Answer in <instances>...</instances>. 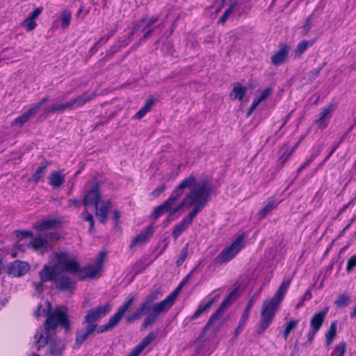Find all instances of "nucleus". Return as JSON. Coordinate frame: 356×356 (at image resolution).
I'll return each instance as SVG.
<instances>
[{
    "label": "nucleus",
    "instance_id": "1",
    "mask_svg": "<svg viewBox=\"0 0 356 356\" xmlns=\"http://www.w3.org/2000/svg\"><path fill=\"white\" fill-rule=\"evenodd\" d=\"M79 271L77 261L64 252L55 253L50 259L49 264L44 265L39 273L40 282L33 283L35 290L42 291L43 282L53 281L58 289L72 290L75 283L69 275H74Z\"/></svg>",
    "mask_w": 356,
    "mask_h": 356
},
{
    "label": "nucleus",
    "instance_id": "2",
    "mask_svg": "<svg viewBox=\"0 0 356 356\" xmlns=\"http://www.w3.org/2000/svg\"><path fill=\"white\" fill-rule=\"evenodd\" d=\"M196 268L197 267L193 268L182 280L179 286L164 300L154 303L155 301L162 297L163 293L159 290H155L151 292L145 297L144 301L140 304L138 308L132 314L127 316V323H134L135 321L141 318L143 316H145V318L141 325V329L145 330L149 325L154 323L160 315L166 313L172 307L179 293L181 288L191 277Z\"/></svg>",
    "mask_w": 356,
    "mask_h": 356
},
{
    "label": "nucleus",
    "instance_id": "3",
    "mask_svg": "<svg viewBox=\"0 0 356 356\" xmlns=\"http://www.w3.org/2000/svg\"><path fill=\"white\" fill-rule=\"evenodd\" d=\"M196 268L197 267L193 268L182 280L179 286L164 300L154 303L155 301L162 297L163 293L159 290H155L151 292L145 297L144 301L140 304L138 308L132 314L127 316V323H134L135 321L141 318L143 316H145V318L141 325V329L145 330L149 325L154 323L160 315L166 313L172 307L179 293L181 288L191 277Z\"/></svg>",
    "mask_w": 356,
    "mask_h": 356
},
{
    "label": "nucleus",
    "instance_id": "4",
    "mask_svg": "<svg viewBox=\"0 0 356 356\" xmlns=\"http://www.w3.org/2000/svg\"><path fill=\"white\" fill-rule=\"evenodd\" d=\"M199 181H197L193 175H190L180 181L172 191L170 197L161 205L154 209L152 216L154 219L159 218L165 213H169L168 221L172 220V216L183 209L192 207L193 195L197 192Z\"/></svg>",
    "mask_w": 356,
    "mask_h": 356
},
{
    "label": "nucleus",
    "instance_id": "5",
    "mask_svg": "<svg viewBox=\"0 0 356 356\" xmlns=\"http://www.w3.org/2000/svg\"><path fill=\"white\" fill-rule=\"evenodd\" d=\"M66 307L56 309L46 319L45 327H39L35 334V346L38 350L48 346V354L53 356H61L64 348L63 343L54 338V329L60 325L67 330L70 327Z\"/></svg>",
    "mask_w": 356,
    "mask_h": 356
},
{
    "label": "nucleus",
    "instance_id": "6",
    "mask_svg": "<svg viewBox=\"0 0 356 356\" xmlns=\"http://www.w3.org/2000/svg\"><path fill=\"white\" fill-rule=\"evenodd\" d=\"M291 278H284L273 297L264 300L261 309V319L258 324L257 333L262 334L273 321L279 307L291 284Z\"/></svg>",
    "mask_w": 356,
    "mask_h": 356
},
{
    "label": "nucleus",
    "instance_id": "7",
    "mask_svg": "<svg viewBox=\"0 0 356 356\" xmlns=\"http://www.w3.org/2000/svg\"><path fill=\"white\" fill-rule=\"evenodd\" d=\"M210 195L211 187L207 181H199L198 189L192 197L194 200L192 203L193 209L186 217L175 227L172 231V235L175 239H177L188 229L193 218L205 207L209 200Z\"/></svg>",
    "mask_w": 356,
    "mask_h": 356
},
{
    "label": "nucleus",
    "instance_id": "8",
    "mask_svg": "<svg viewBox=\"0 0 356 356\" xmlns=\"http://www.w3.org/2000/svg\"><path fill=\"white\" fill-rule=\"evenodd\" d=\"M83 205L85 207L95 206L96 209L95 215L99 218L100 222L105 223L106 222L111 202L110 200L101 197L99 186L97 183H91L90 189L84 197Z\"/></svg>",
    "mask_w": 356,
    "mask_h": 356
},
{
    "label": "nucleus",
    "instance_id": "9",
    "mask_svg": "<svg viewBox=\"0 0 356 356\" xmlns=\"http://www.w3.org/2000/svg\"><path fill=\"white\" fill-rule=\"evenodd\" d=\"M94 95L85 93L81 96L67 102L65 104H54L49 108H45L43 109V113L44 115H49V113H54L56 112H63L65 110L74 109L83 106L88 102L92 99Z\"/></svg>",
    "mask_w": 356,
    "mask_h": 356
},
{
    "label": "nucleus",
    "instance_id": "10",
    "mask_svg": "<svg viewBox=\"0 0 356 356\" xmlns=\"http://www.w3.org/2000/svg\"><path fill=\"white\" fill-rule=\"evenodd\" d=\"M94 95L85 93L81 96L67 102L65 104H54L49 108H45L43 109V113L44 115H49V113H54L56 112H63L65 110L74 109L83 106L88 102L92 99Z\"/></svg>",
    "mask_w": 356,
    "mask_h": 356
},
{
    "label": "nucleus",
    "instance_id": "11",
    "mask_svg": "<svg viewBox=\"0 0 356 356\" xmlns=\"http://www.w3.org/2000/svg\"><path fill=\"white\" fill-rule=\"evenodd\" d=\"M244 239L243 234L238 236L229 246L223 249L218 255L217 261L224 264L232 259L244 248Z\"/></svg>",
    "mask_w": 356,
    "mask_h": 356
},
{
    "label": "nucleus",
    "instance_id": "12",
    "mask_svg": "<svg viewBox=\"0 0 356 356\" xmlns=\"http://www.w3.org/2000/svg\"><path fill=\"white\" fill-rule=\"evenodd\" d=\"M135 302V297L132 295H129L126 301L118 308V311L109 318L107 323L104 325L97 330L98 333L106 332L114 327H115L121 318L125 314V312L131 307V306Z\"/></svg>",
    "mask_w": 356,
    "mask_h": 356
},
{
    "label": "nucleus",
    "instance_id": "13",
    "mask_svg": "<svg viewBox=\"0 0 356 356\" xmlns=\"http://www.w3.org/2000/svg\"><path fill=\"white\" fill-rule=\"evenodd\" d=\"M106 254L104 252H100L98 254V257L96 261L91 264L88 265L83 269V272L84 273V275L82 276L80 279L83 280L86 278H94L95 277L99 272L102 270L103 268V262Z\"/></svg>",
    "mask_w": 356,
    "mask_h": 356
},
{
    "label": "nucleus",
    "instance_id": "14",
    "mask_svg": "<svg viewBox=\"0 0 356 356\" xmlns=\"http://www.w3.org/2000/svg\"><path fill=\"white\" fill-rule=\"evenodd\" d=\"M111 310V305L106 303L88 312L84 323L96 324L95 321L107 315Z\"/></svg>",
    "mask_w": 356,
    "mask_h": 356
},
{
    "label": "nucleus",
    "instance_id": "15",
    "mask_svg": "<svg viewBox=\"0 0 356 356\" xmlns=\"http://www.w3.org/2000/svg\"><path fill=\"white\" fill-rule=\"evenodd\" d=\"M29 269L28 263L16 260L8 266V273L13 277H20L26 274Z\"/></svg>",
    "mask_w": 356,
    "mask_h": 356
},
{
    "label": "nucleus",
    "instance_id": "16",
    "mask_svg": "<svg viewBox=\"0 0 356 356\" xmlns=\"http://www.w3.org/2000/svg\"><path fill=\"white\" fill-rule=\"evenodd\" d=\"M60 225V220L58 218H47L37 221L33 225V228L37 231L42 232L56 228Z\"/></svg>",
    "mask_w": 356,
    "mask_h": 356
},
{
    "label": "nucleus",
    "instance_id": "17",
    "mask_svg": "<svg viewBox=\"0 0 356 356\" xmlns=\"http://www.w3.org/2000/svg\"><path fill=\"white\" fill-rule=\"evenodd\" d=\"M52 243L49 242L46 238H44L41 235H38L32 238L29 243V246L35 251L44 252L49 248L52 246Z\"/></svg>",
    "mask_w": 356,
    "mask_h": 356
},
{
    "label": "nucleus",
    "instance_id": "18",
    "mask_svg": "<svg viewBox=\"0 0 356 356\" xmlns=\"http://www.w3.org/2000/svg\"><path fill=\"white\" fill-rule=\"evenodd\" d=\"M289 52V47L286 44H282L280 47L278 51H277L272 56H271V63L273 65L275 66H279L283 64L287 57Z\"/></svg>",
    "mask_w": 356,
    "mask_h": 356
},
{
    "label": "nucleus",
    "instance_id": "19",
    "mask_svg": "<svg viewBox=\"0 0 356 356\" xmlns=\"http://www.w3.org/2000/svg\"><path fill=\"white\" fill-rule=\"evenodd\" d=\"M154 232L153 225H151L143 230L131 241V246H136L146 243Z\"/></svg>",
    "mask_w": 356,
    "mask_h": 356
},
{
    "label": "nucleus",
    "instance_id": "20",
    "mask_svg": "<svg viewBox=\"0 0 356 356\" xmlns=\"http://www.w3.org/2000/svg\"><path fill=\"white\" fill-rule=\"evenodd\" d=\"M97 324L86 323L84 330H79L76 334V343L80 346L96 330Z\"/></svg>",
    "mask_w": 356,
    "mask_h": 356
},
{
    "label": "nucleus",
    "instance_id": "21",
    "mask_svg": "<svg viewBox=\"0 0 356 356\" xmlns=\"http://www.w3.org/2000/svg\"><path fill=\"white\" fill-rule=\"evenodd\" d=\"M328 312V308L314 314L310 321V328L314 332H318L323 325L325 318Z\"/></svg>",
    "mask_w": 356,
    "mask_h": 356
},
{
    "label": "nucleus",
    "instance_id": "22",
    "mask_svg": "<svg viewBox=\"0 0 356 356\" xmlns=\"http://www.w3.org/2000/svg\"><path fill=\"white\" fill-rule=\"evenodd\" d=\"M216 300L217 296H215L214 298L204 299V300H202L201 303L199 305L196 312L191 316V320L197 318L204 312L209 310L211 308V305L213 304V302Z\"/></svg>",
    "mask_w": 356,
    "mask_h": 356
},
{
    "label": "nucleus",
    "instance_id": "23",
    "mask_svg": "<svg viewBox=\"0 0 356 356\" xmlns=\"http://www.w3.org/2000/svg\"><path fill=\"white\" fill-rule=\"evenodd\" d=\"M65 180V177L61 172L58 171H53L49 177V184L53 188H59Z\"/></svg>",
    "mask_w": 356,
    "mask_h": 356
},
{
    "label": "nucleus",
    "instance_id": "24",
    "mask_svg": "<svg viewBox=\"0 0 356 356\" xmlns=\"http://www.w3.org/2000/svg\"><path fill=\"white\" fill-rule=\"evenodd\" d=\"M277 206L276 200L273 197H270L267 200L266 204L264 207L259 211V216L261 218H265L268 213H270Z\"/></svg>",
    "mask_w": 356,
    "mask_h": 356
},
{
    "label": "nucleus",
    "instance_id": "25",
    "mask_svg": "<svg viewBox=\"0 0 356 356\" xmlns=\"http://www.w3.org/2000/svg\"><path fill=\"white\" fill-rule=\"evenodd\" d=\"M254 302H255V299L254 297L251 298L249 300V301L246 305V307L242 314L241 318L239 322V325H238V327L237 328V330H239L240 328L243 327V325H245V322L248 319L250 310H251L252 306L254 305Z\"/></svg>",
    "mask_w": 356,
    "mask_h": 356
},
{
    "label": "nucleus",
    "instance_id": "26",
    "mask_svg": "<svg viewBox=\"0 0 356 356\" xmlns=\"http://www.w3.org/2000/svg\"><path fill=\"white\" fill-rule=\"evenodd\" d=\"M154 104V99H149L145 105L135 114L134 119L140 120L148 113Z\"/></svg>",
    "mask_w": 356,
    "mask_h": 356
},
{
    "label": "nucleus",
    "instance_id": "27",
    "mask_svg": "<svg viewBox=\"0 0 356 356\" xmlns=\"http://www.w3.org/2000/svg\"><path fill=\"white\" fill-rule=\"evenodd\" d=\"M247 92V88L245 87H243L241 85L238 84L234 86L232 91L230 94V97L232 99H238L242 100L245 94Z\"/></svg>",
    "mask_w": 356,
    "mask_h": 356
},
{
    "label": "nucleus",
    "instance_id": "28",
    "mask_svg": "<svg viewBox=\"0 0 356 356\" xmlns=\"http://www.w3.org/2000/svg\"><path fill=\"white\" fill-rule=\"evenodd\" d=\"M299 324V320L293 319L287 322L284 325V330L283 332V338L286 340L290 333L294 330Z\"/></svg>",
    "mask_w": 356,
    "mask_h": 356
},
{
    "label": "nucleus",
    "instance_id": "29",
    "mask_svg": "<svg viewBox=\"0 0 356 356\" xmlns=\"http://www.w3.org/2000/svg\"><path fill=\"white\" fill-rule=\"evenodd\" d=\"M333 111V106L330 105L323 108L321 112L319 114V118L317 120V124L319 127H322L325 125V121L326 118H327L332 111Z\"/></svg>",
    "mask_w": 356,
    "mask_h": 356
},
{
    "label": "nucleus",
    "instance_id": "30",
    "mask_svg": "<svg viewBox=\"0 0 356 356\" xmlns=\"http://www.w3.org/2000/svg\"><path fill=\"white\" fill-rule=\"evenodd\" d=\"M51 310V305L49 301H45L44 304H40L38 306L37 310L35 312L36 317L45 316Z\"/></svg>",
    "mask_w": 356,
    "mask_h": 356
},
{
    "label": "nucleus",
    "instance_id": "31",
    "mask_svg": "<svg viewBox=\"0 0 356 356\" xmlns=\"http://www.w3.org/2000/svg\"><path fill=\"white\" fill-rule=\"evenodd\" d=\"M72 12L68 9L62 10L60 13L61 27L63 29L67 28L71 22Z\"/></svg>",
    "mask_w": 356,
    "mask_h": 356
},
{
    "label": "nucleus",
    "instance_id": "32",
    "mask_svg": "<svg viewBox=\"0 0 356 356\" xmlns=\"http://www.w3.org/2000/svg\"><path fill=\"white\" fill-rule=\"evenodd\" d=\"M337 323L334 321L331 323L330 327L325 334L326 344L327 346L331 345L337 333Z\"/></svg>",
    "mask_w": 356,
    "mask_h": 356
},
{
    "label": "nucleus",
    "instance_id": "33",
    "mask_svg": "<svg viewBox=\"0 0 356 356\" xmlns=\"http://www.w3.org/2000/svg\"><path fill=\"white\" fill-rule=\"evenodd\" d=\"M49 101V98L47 97H45L42 98L39 102L35 104L32 106V107L29 109L26 113L29 115L30 118L34 116L38 113L40 108L47 102Z\"/></svg>",
    "mask_w": 356,
    "mask_h": 356
},
{
    "label": "nucleus",
    "instance_id": "34",
    "mask_svg": "<svg viewBox=\"0 0 356 356\" xmlns=\"http://www.w3.org/2000/svg\"><path fill=\"white\" fill-rule=\"evenodd\" d=\"M314 44L313 41H307V40H302L300 41L296 47V56L300 57L309 47L312 46Z\"/></svg>",
    "mask_w": 356,
    "mask_h": 356
},
{
    "label": "nucleus",
    "instance_id": "35",
    "mask_svg": "<svg viewBox=\"0 0 356 356\" xmlns=\"http://www.w3.org/2000/svg\"><path fill=\"white\" fill-rule=\"evenodd\" d=\"M156 338L154 332H149L137 346L136 348L141 352Z\"/></svg>",
    "mask_w": 356,
    "mask_h": 356
},
{
    "label": "nucleus",
    "instance_id": "36",
    "mask_svg": "<svg viewBox=\"0 0 356 356\" xmlns=\"http://www.w3.org/2000/svg\"><path fill=\"white\" fill-rule=\"evenodd\" d=\"M47 165L48 163H45L37 168L35 173L33 175V181L38 182L44 177Z\"/></svg>",
    "mask_w": 356,
    "mask_h": 356
},
{
    "label": "nucleus",
    "instance_id": "37",
    "mask_svg": "<svg viewBox=\"0 0 356 356\" xmlns=\"http://www.w3.org/2000/svg\"><path fill=\"white\" fill-rule=\"evenodd\" d=\"M346 350V344L345 342H340L339 344L335 346L333 349L331 356H344Z\"/></svg>",
    "mask_w": 356,
    "mask_h": 356
},
{
    "label": "nucleus",
    "instance_id": "38",
    "mask_svg": "<svg viewBox=\"0 0 356 356\" xmlns=\"http://www.w3.org/2000/svg\"><path fill=\"white\" fill-rule=\"evenodd\" d=\"M158 21L157 17H152L149 18H144L141 19L138 24V29H142L143 30L149 27L154 23H156Z\"/></svg>",
    "mask_w": 356,
    "mask_h": 356
},
{
    "label": "nucleus",
    "instance_id": "39",
    "mask_svg": "<svg viewBox=\"0 0 356 356\" xmlns=\"http://www.w3.org/2000/svg\"><path fill=\"white\" fill-rule=\"evenodd\" d=\"M236 4V2H234L229 6V7L225 11L222 17L219 19V24H224L227 21V18L234 13Z\"/></svg>",
    "mask_w": 356,
    "mask_h": 356
},
{
    "label": "nucleus",
    "instance_id": "40",
    "mask_svg": "<svg viewBox=\"0 0 356 356\" xmlns=\"http://www.w3.org/2000/svg\"><path fill=\"white\" fill-rule=\"evenodd\" d=\"M271 92H272V89L270 88H266L265 90H264L261 92L259 97H258L257 98H256L253 100L254 106H255V105L259 106L261 102H262L263 101H264L265 99H266L268 98V97L270 95Z\"/></svg>",
    "mask_w": 356,
    "mask_h": 356
},
{
    "label": "nucleus",
    "instance_id": "41",
    "mask_svg": "<svg viewBox=\"0 0 356 356\" xmlns=\"http://www.w3.org/2000/svg\"><path fill=\"white\" fill-rule=\"evenodd\" d=\"M228 300H225L222 303V305L221 307L216 311V312L215 314H213L211 318H209L207 324V326L209 327L211 325V323L215 321L216 320H217L220 315L221 314L224 307L226 306L227 305V302Z\"/></svg>",
    "mask_w": 356,
    "mask_h": 356
},
{
    "label": "nucleus",
    "instance_id": "42",
    "mask_svg": "<svg viewBox=\"0 0 356 356\" xmlns=\"http://www.w3.org/2000/svg\"><path fill=\"white\" fill-rule=\"evenodd\" d=\"M349 302L350 298L344 294L339 295L334 301V304L339 307L347 306L349 304Z\"/></svg>",
    "mask_w": 356,
    "mask_h": 356
},
{
    "label": "nucleus",
    "instance_id": "43",
    "mask_svg": "<svg viewBox=\"0 0 356 356\" xmlns=\"http://www.w3.org/2000/svg\"><path fill=\"white\" fill-rule=\"evenodd\" d=\"M30 118L26 113L17 118L13 122L12 126H17L21 127L24 123H26Z\"/></svg>",
    "mask_w": 356,
    "mask_h": 356
},
{
    "label": "nucleus",
    "instance_id": "44",
    "mask_svg": "<svg viewBox=\"0 0 356 356\" xmlns=\"http://www.w3.org/2000/svg\"><path fill=\"white\" fill-rule=\"evenodd\" d=\"M21 26L22 27L24 28L27 31H31L36 27L37 24L34 20L29 19V17H26L22 22Z\"/></svg>",
    "mask_w": 356,
    "mask_h": 356
},
{
    "label": "nucleus",
    "instance_id": "45",
    "mask_svg": "<svg viewBox=\"0 0 356 356\" xmlns=\"http://www.w3.org/2000/svg\"><path fill=\"white\" fill-rule=\"evenodd\" d=\"M313 26V19L312 17H309L306 19L305 24L302 26V34L306 35Z\"/></svg>",
    "mask_w": 356,
    "mask_h": 356
},
{
    "label": "nucleus",
    "instance_id": "46",
    "mask_svg": "<svg viewBox=\"0 0 356 356\" xmlns=\"http://www.w3.org/2000/svg\"><path fill=\"white\" fill-rule=\"evenodd\" d=\"M355 267H356V254L351 256L348 260L346 265V270L348 272L351 271Z\"/></svg>",
    "mask_w": 356,
    "mask_h": 356
},
{
    "label": "nucleus",
    "instance_id": "47",
    "mask_svg": "<svg viewBox=\"0 0 356 356\" xmlns=\"http://www.w3.org/2000/svg\"><path fill=\"white\" fill-rule=\"evenodd\" d=\"M81 216L84 219V220L90 222V229L91 230L94 226V221H93L92 216L90 213H89L87 211H84L81 213Z\"/></svg>",
    "mask_w": 356,
    "mask_h": 356
},
{
    "label": "nucleus",
    "instance_id": "48",
    "mask_svg": "<svg viewBox=\"0 0 356 356\" xmlns=\"http://www.w3.org/2000/svg\"><path fill=\"white\" fill-rule=\"evenodd\" d=\"M187 246H188V245H186V246L184 249H182L180 256L178 258V259L177 260L176 263L178 266L181 265L187 257V254H188Z\"/></svg>",
    "mask_w": 356,
    "mask_h": 356
},
{
    "label": "nucleus",
    "instance_id": "49",
    "mask_svg": "<svg viewBox=\"0 0 356 356\" xmlns=\"http://www.w3.org/2000/svg\"><path fill=\"white\" fill-rule=\"evenodd\" d=\"M42 10L43 8L42 7L37 8L31 13H30L27 17L35 21V19L38 18V16L41 14Z\"/></svg>",
    "mask_w": 356,
    "mask_h": 356
},
{
    "label": "nucleus",
    "instance_id": "50",
    "mask_svg": "<svg viewBox=\"0 0 356 356\" xmlns=\"http://www.w3.org/2000/svg\"><path fill=\"white\" fill-rule=\"evenodd\" d=\"M16 234L19 239L25 238L26 237H33L32 232L29 231H17Z\"/></svg>",
    "mask_w": 356,
    "mask_h": 356
},
{
    "label": "nucleus",
    "instance_id": "51",
    "mask_svg": "<svg viewBox=\"0 0 356 356\" xmlns=\"http://www.w3.org/2000/svg\"><path fill=\"white\" fill-rule=\"evenodd\" d=\"M321 149L317 152L312 154L309 158H308L302 165L306 168L309 164L315 159V158L319 154Z\"/></svg>",
    "mask_w": 356,
    "mask_h": 356
},
{
    "label": "nucleus",
    "instance_id": "52",
    "mask_svg": "<svg viewBox=\"0 0 356 356\" xmlns=\"http://www.w3.org/2000/svg\"><path fill=\"white\" fill-rule=\"evenodd\" d=\"M141 353L136 346L127 356H138Z\"/></svg>",
    "mask_w": 356,
    "mask_h": 356
},
{
    "label": "nucleus",
    "instance_id": "53",
    "mask_svg": "<svg viewBox=\"0 0 356 356\" xmlns=\"http://www.w3.org/2000/svg\"><path fill=\"white\" fill-rule=\"evenodd\" d=\"M141 353L136 346L127 356H138Z\"/></svg>",
    "mask_w": 356,
    "mask_h": 356
},
{
    "label": "nucleus",
    "instance_id": "54",
    "mask_svg": "<svg viewBox=\"0 0 356 356\" xmlns=\"http://www.w3.org/2000/svg\"><path fill=\"white\" fill-rule=\"evenodd\" d=\"M318 332H314V330H312V328H310V330L309 331V332L307 333V338H308V340L309 341H312L315 336V334L317 333Z\"/></svg>",
    "mask_w": 356,
    "mask_h": 356
},
{
    "label": "nucleus",
    "instance_id": "55",
    "mask_svg": "<svg viewBox=\"0 0 356 356\" xmlns=\"http://www.w3.org/2000/svg\"><path fill=\"white\" fill-rule=\"evenodd\" d=\"M120 218V212L118 210H115L113 211V218L116 220V221H118L119 219Z\"/></svg>",
    "mask_w": 356,
    "mask_h": 356
},
{
    "label": "nucleus",
    "instance_id": "56",
    "mask_svg": "<svg viewBox=\"0 0 356 356\" xmlns=\"http://www.w3.org/2000/svg\"><path fill=\"white\" fill-rule=\"evenodd\" d=\"M257 106L258 105L254 106V102H252V105L250 107L249 111L248 112V116H250Z\"/></svg>",
    "mask_w": 356,
    "mask_h": 356
},
{
    "label": "nucleus",
    "instance_id": "57",
    "mask_svg": "<svg viewBox=\"0 0 356 356\" xmlns=\"http://www.w3.org/2000/svg\"><path fill=\"white\" fill-rule=\"evenodd\" d=\"M47 237L52 240H57L58 234L56 232L50 233L46 238Z\"/></svg>",
    "mask_w": 356,
    "mask_h": 356
},
{
    "label": "nucleus",
    "instance_id": "58",
    "mask_svg": "<svg viewBox=\"0 0 356 356\" xmlns=\"http://www.w3.org/2000/svg\"><path fill=\"white\" fill-rule=\"evenodd\" d=\"M69 204H70V206H76L78 204H79V201L77 200V199H73V200H70L69 201Z\"/></svg>",
    "mask_w": 356,
    "mask_h": 356
},
{
    "label": "nucleus",
    "instance_id": "59",
    "mask_svg": "<svg viewBox=\"0 0 356 356\" xmlns=\"http://www.w3.org/2000/svg\"><path fill=\"white\" fill-rule=\"evenodd\" d=\"M336 147L333 148L332 150L328 154V155L326 156L323 162L322 163V165L331 156V155L334 153L335 151Z\"/></svg>",
    "mask_w": 356,
    "mask_h": 356
},
{
    "label": "nucleus",
    "instance_id": "60",
    "mask_svg": "<svg viewBox=\"0 0 356 356\" xmlns=\"http://www.w3.org/2000/svg\"><path fill=\"white\" fill-rule=\"evenodd\" d=\"M336 147L333 148L332 150L328 154V155L326 156L323 162L322 163V165L331 156V155L334 153L335 151Z\"/></svg>",
    "mask_w": 356,
    "mask_h": 356
},
{
    "label": "nucleus",
    "instance_id": "61",
    "mask_svg": "<svg viewBox=\"0 0 356 356\" xmlns=\"http://www.w3.org/2000/svg\"><path fill=\"white\" fill-rule=\"evenodd\" d=\"M336 147L333 148L332 150L328 154V155L326 156L323 162L322 163V165L331 156V155L334 153L335 151Z\"/></svg>",
    "mask_w": 356,
    "mask_h": 356
},
{
    "label": "nucleus",
    "instance_id": "62",
    "mask_svg": "<svg viewBox=\"0 0 356 356\" xmlns=\"http://www.w3.org/2000/svg\"><path fill=\"white\" fill-rule=\"evenodd\" d=\"M336 147L333 148L332 150L328 154V155L326 156L323 162L322 163V165L331 156V155L334 153L335 151Z\"/></svg>",
    "mask_w": 356,
    "mask_h": 356
},
{
    "label": "nucleus",
    "instance_id": "63",
    "mask_svg": "<svg viewBox=\"0 0 356 356\" xmlns=\"http://www.w3.org/2000/svg\"><path fill=\"white\" fill-rule=\"evenodd\" d=\"M152 32H153V30H152V29H150V30H149L148 31H147V32L145 33L144 36H143V39H146V38H148V37L152 34Z\"/></svg>",
    "mask_w": 356,
    "mask_h": 356
},
{
    "label": "nucleus",
    "instance_id": "64",
    "mask_svg": "<svg viewBox=\"0 0 356 356\" xmlns=\"http://www.w3.org/2000/svg\"><path fill=\"white\" fill-rule=\"evenodd\" d=\"M108 38H105V39H104V38H100V39L98 40L97 44H101L102 42H104L107 41V40H108Z\"/></svg>",
    "mask_w": 356,
    "mask_h": 356
}]
</instances>
